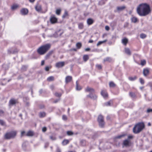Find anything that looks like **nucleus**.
Wrapping results in <instances>:
<instances>
[{
    "label": "nucleus",
    "instance_id": "obj_1",
    "mask_svg": "<svg viewBox=\"0 0 152 152\" xmlns=\"http://www.w3.org/2000/svg\"><path fill=\"white\" fill-rule=\"evenodd\" d=\"M137 14L140 16H145L149 14L151 12L150 5L147 3L140 4L137 8Z\"/></svg>",
    "mask_w": 152,
    "mask_h": 152
},
{
    "label": "nucleus",
    "instance_id": "obj_2",
    "mask_svg": "<svg viewBox=\"0 0 152 152\" xmlns=\"http://www.w3.org/2000/svg\"><path fill=\"white\" fill-rule=\"evenodd\" d=\"M145 128L144 122H140L136 124L133 129V132L135 134H138L141 132Z\"/></svg>",
    "mask_w": 152,
    "mask_h": 152
},
{
    "label": "nucleus",
    "instance_id": "obj_3",
    "mask_svg": "<svg viewBox=\"0 0 152 152\" xmlns=\"http://www.w3.org/2000/svg\"><path fill=\"white\" fill-rule=\"evenodd\" d=\"M51 45L47 44L39 47L37 50L38 53L42 55L45 54L50 48Z\"/></svg>",
    "mask_w": 152,
    "mask_h": 152
},
{
    "label": "nucleus",
    "instance_id": "obj_4",
    "mask_svg": "<svg viewBox=\"0 0 152 152\" xmlns=\"http://www.w3.org/2000/svg\"><path fill=\"white\" fill-rule=\"evenodd\" d=\"M134 138V136L132 135H129L128 136L127 139L123 140L122 145L123 148L124 147H128L131 146L132 143L130 139H132Z\"/></svg>",
    "mask_w": 152,
    "mask_h": 152
},
{
    "label": "nucleus",
    "instance_id": "obj_5",
    "mask_svg": "<svg viewBox=\"0 0 152 152\" xmlns=\"http://www.w3.org/2000/svg\"><path fill=\"white\" fill-rule=\"evenodd\" d=\"M17 132L16 131H11L7 132L4 135V138L6 139H10L14 138L16 135Z\"/></svg>",
    "mask_w": 152,
    "mask_h": 152
},
{
    "label": "nucleus",
    "instance_id": "obj_6",
    "mask_svg": "<svg viewBox=\"0 0 152 152\" xmlns=\"http://www.w3.org/2000/svg\"><path fill=\"white\" fill-rule=\"evenodd\" d=\"M97 121L100 127L101 128L104 127L105 122L104 121V118L103 115H99L98 117Z\"/></svg>",
    "mask_w": 152,
    "mask_h": 152
},
{
    "label": "nucleus",
    "instance_id": "obj_7",
    "mask_svg": "<svg viewBox=\"0 0 152 152\" xmlns=\"http://www.w3.org/2000/svg\"><path fill=\"white\" fill-rule=\"evenodd\" d=\"M85 91L86 92H89L90 93V94L87 96L88 97L94 100V97L91 94L92 93H94V91L93 89L89 87H87L85 89Z\"/></svg>",
    "mask_w": 152,
    "mask_h": 152
},
{
    "label": "nucleus",
    "instance_id": "obj_8",
    "mask_svg": "<svg viewBox=\"0 0 152 152\" xmlns=\"http://www.w3.org/2000/svg\"><path fill=\"white\" fill-rule=\"evenodd\" d=\"M100 94L104 99H107L108 98L109 95L106 89L101 90Z\"/></svg>",
    "mask_w": 152,
    "mask_h": 152
},
{
    "label": "nucleus",
    "instance_id": "obj_9",
    "mask_svg": "<svg viewBox=\"0 0 152 152\" xmlns=\"http://www.w3.org/2000/svg\"><path fill=\"white\" fill-rule=\"evenodd\" d=\"M65 65V62L64 61L59 62L56 64V66L58 68L64 66Z\"/></svg>",
    "mask_w": 152,
    "mask_h": 152
},
{
    "label": "nucleus",
    "instance_id": "obj_10",
    "mask_svg": "<svg viewBox=\"0 0 152 152\" xmlns=\"http://www.w3.org/2000/svg\"><path fill=\"white\" fill-rule=\"evenodd\" d=\"M18 102L17 100L14 99H11L9 102V105L11 106L15 104Z\"/></svg>",
    "mask_w": 152,
    "mask_h": 152
},
{
    "label": "nucleus",
    "instance_id": "obj_11",
    "mask_svg": "<svg viewBox=\"0 0 152 152\" xmlns=\"http://www.w3.org/2000/svg\"><path fill=\"white\" fill-rule=\"evenodd\" d=\"M150 71L148 68H145L143 69V73L145 76H147L149 75Z\"/></svg>",
    "mask_w": 152,
    "mask_h": 152
},
{
    "label": "nucleus",
    "instance_id": "obj_12",
    "mask_svg": "<svg viewBox=\"0 0 152 152\" xmlns=\"http://www.w3.org/2000/svg\"><path fill=\"white\" fill-rule=\"evenodd\" d=\"M28 12V10L27 9L23 8L20 10V13L22 15H25Z\"/></svg>",
    "mask_w": 152,
    "mask_h": 152
},
{
    "label": "nucleus",
    "instance_id": "obj_13",
    "mask_svg": "<svg viewBox=\"0 0 152 152\" xmlns=\"http://www.w3.org/2000/svg\"><path fill=\"white\" fill-rule=\"evenodd\" d=\"M126 8V7L125 6H124L121 7H117L116 8V10H115L114 12H120V11H121L123 10H124Z\"/></svg>",
    "mask_w": 152,
    "mask_h": 152
},
{
    "label": "nucleus",
    "instance_id": "obj_14",
    "mask_svg": "<svg viewBox=\"0 0 152 152\" xmlns=\"http://www.w3.org/2000/svg\"><path fill=\"white\" fill-rule=\"evenodd\" d=\"M50 20L52 23H54L57 22V19L54 16H51Z\"/></svg>",
    "mask_w": 152,
    "mask_h": 152
},
{
    "label": "nucleus",
    "instance_id": "obj_15",
    "mask_svg": "<svg viewBox=\"0 0 152 152\" xmlns=\"http://www.w3.org/2000/svg\"><path fill=\"white\" fill-rule=\"evenodd\" d=\"M72 79V77L71 76H67L65 78V83H66L70 82Z\"/></svg>",
    "mask_w": 152,
    "mask_h": 152
},
{
    "label": "nucleus",
    "instance_id": "obj_16",
    "mask_svg": "<svg viewBox=\"0 0 152 152\" xmlns=\"http://www.w3.org/2000/svg\"><path fill=\"white\" fill-rule=\"evenodd\" d=\"M35 9L38 12H41L42 10L41 6L39 4H37L35 6Z\"/></svg>",
    "mask_w": 152,
    "mask_h": 152
},
{
    "label": "nucleus",
    "instance_id": "obj_17",
    "mask_svg": "<svg viewBox=\"0 0 152 152\" xmlns=\"http://www.w3.org/2000/svg\"><path fill=\"white\" fill-rule=\"evenodd\" d=\"M109 86L110 88H114L116 86L115 84L113 81H110L109 83Z\"/></svg>",
    "mask_w": 152,
    "mask_h": 152
},
{
    "label": "nucleus",
    "instance_id": "obj_18",
    "mask_svg": "<svg viewBox=\"0 0 152 152\" xmlns=\"http://www.w3.org/2000/svg\"><path fill=\"white\" fill-rule=\"evenodd\" d=\"M127 135L126 134H123L121 135H118L115 137V139H121L123 137H124Z\"/></svg>",
    "mask_w": 152,
    "mask_h": 152
},
{
    "label": "nucleus",
    "instance_id": "obj_19",
    "mask_svg": "<svg viewBox=\"0 0 152 152\" xmlns=\"http://www.w3.org/2000/svg\"><path fill=\"white\" fill-rule=\"evenodd\" d=\"M122 42L124 45L126 46L128 42V39L126 38H124L122 39Z\"/></svg>",
    "mask_w": 152,
    "mask_h": 152
},
{
    "label": "nucleus",
    "instance_id": "obj_20",
    "mask_svg": "<svg viewBox=\"0 0 152 152\" xmlns=\"http://www.w3.org/2000/svg\"><path fill=\"white\" fill-rule=\"evenodd\" d=\"M53 51L52 50L50 51L45 56V58L46 59H47L49 58L50 56L53 53Z\"/></svg>",
    "mask_w": 152,
    "mask_h": 152
},
{
    "label": "nucleus",
    "instance_id": "obj_21",
    "mask_svg": "<svg viewBox=\"0 0 152 152\" xmlns=\"http://www.w3.org/2000/svg\"><path fill=\"white\" fill-rule=\"evenodd\" d=\"M125 52L126 54L129 55H131V52L130 49L128 48H125Z\"/></svg>",
    "mask_w": 152,
    "mask_h": 152
},
{
    "label": "nucleus",
    "instance_id": "obj_22",
    "mask_svg": "<svg viewBox=\"0 0 152 152\" xmlns=\"http://www.w3.org/2000/svg\"><path fill=\"white\" fill-rule=\"evenodd\" d=\"M19 7V6L17 4H14L11 7V9L12 10H14L17 9Z\"/></svg>",
    "mask_w": 152,
    "mask_h": 152
},
{
    "label": "nucleus",
    "instance_id": "obj_23",
    "mask_svg": "<svg viewBox=\"0 0 152 152\" xmlns=\"http://www.w3.org/2000/svg\"><path fill=\"white\" fill-rule=\"evenodd\" d=\"M93 22V20L91 18H88L87 20V23L88 25L92 24Z\"/></svg>",
    "mask_w": 152,
    "mask_h": 152
},
{
    "label": "nucleus",
    "instance_id": "obj_24",
    "mask_svg": "<svg viewBox=\"0 0 152 152\" xmlns=\"http://www.w3.org/2000/svg\"><path fill=\"white\" fill-rule=\"evenodd\" d=\"M112 61V59L110 57H107L104 59V62H110Z\"/></svg>",
    "mask_w": 152,
    "mask_h": 152
},
{
    "label": "nucleus",
    "instance_id": "obj_25",
    "mask_svg": "<svg viewBox=\"0 0 152 152\" xmlns=\"http://www.w3.org/2000/svg\"><path fill=\"white\" fill-rule=\"evenodd\" d=\"M137 77L136 76H135L134 77H129L128 79L129 80L131 81H133L137 79Z\"/></svg>",
    "mask_w": 152,
    "mask_h": 152
},
{
    "label": "nucleus",
    "instance_id": "obj_26",
    "mask_svg": "<svg viewBox=\"0 0 152 152\" xmlns=\"http://www.w3.org/2000/svg\"><path fill=\"white\" fill-rule=\"evenodd\" d=\"M113 103V101L112 100H110L109 101L106 102L105 103V105L106 106H110L111 104Z\"/></svg>",
    "mask_w": 152,
    "mask_h": 152
},
{
    "label": "nucleus",
    "instance_id": "obj_27",
    "mask_svg": "<svg viewBox=\"0 0 152 152\" xmlns=\"http://www.w3.org/2000/svg\"><path fill=\"white\" fill-rule=\"evenodd\" d=\"M89 59V56L88 55H85L83 56V59L85 61H87Z\"/></svg>",
    "mask_w": 152,
    "mask_h": 152
},
{
    "label": "nucleus",
    "instance_id": "obj_28",
    "mask_svg": "<svg viewBox=\"0 0 152 152\" xmlns=\"http://www.w3.org/2000/svg\"><path fill=\"white\" fill-rule=\"evenodd\" d=\"M34 135V133L33 132L31 131H29L26 134V135L27 136H33Z\"/></svg>",
    "mask_w": 152,
    "mask_h": 152
},
{
    "label": "nucleus",
    "instance_id": "obj_29",
    "mask_svg": "<svg viewBox=\"0 0 152 152\" xmlns=\"http://www.w3.org/2000/svg\"><path fill=\"white\" fill-rule=\"evenodd\" d=\"M46 114L44 112H40L39 114V116L40 118H43L45 116Z\"/></svg>",
    "mask_w": 152,
    "mask_h": 152
},
{
    "label": "nucleus",
    "instance_id": "obj_30",
    "mask_svg": "<svg viewBox=\"0 0 152 152\" xmlns=\"http://www.w3.org/2000/svg\"><path fill=\"white\" fill-rule=\"evenodd\" d=\"M146 61L145 60H141L140 65L142 66H144L146 64Z\"/></svg>",
    "mask_w": 152,
    "mask_h": 152
},
{
    "label": "nucleus",
    "instance_id": "obj_31",
    "mask_svg": "<svg viewBox=\"0 0 152 152\" xmlns=\"http://www.w3.org/2000/svg\"><path fill=\"white\" fill-rule=\"evenodd\" d=\"M54 77L51 76L47 78V80L48 81H51L54 80Z\"/></svg>",
    "mask_w": 152,
    "mask_h": 152
},
{
    "label": "nucleus",
    "instance_id": "obj_32",
    "mask_svg": "<svg viewBox=\"0 0 152 152\" xmlns=\"http://www.w3.org/2000/svg\"><path fill=\"white\" fill-rule=\"evenodd\" d=\"M76 89L77 90H80L81 89V87L78 85L77 81L76 82Z\"/></svg>",
    "mask_w": 152,
    "mask_h": 152
},
{
    "label": "nucleus",
    "instance_id": "obj_33",
    "mask_svg": "<svg viewBox=\"0 0 152 152\" xmlns=\"http://www.w3.org/2000/svg\"><path fill=\"white\" fill-rule=\"evenodd\" d=\"M69 142V141L68 140H64L62 142V144L63 145H66Z\"/></svg>",
    "mask_w": 152,
    "mask_h": 152
},
{
    "label": "nucleus",
    "instance_id": "obj_34",
    "mask_svg": "<svg viewBox=\"0 0 152 152\" xmlns=\"http://www.w3.org/2000/svg\"><path fill=\"white\" fill-rule=\"evenodd\" d=\"M132 22L136 23L138 21V19L137 18L135 17H133L132 18Z\"/></svg>",
    "mask_w": 152,
    "mask_h": 152
},
{
    "label": "nucleus",
    "instance_id": "obj_35",
    "mask_svg": "<svg viewBox=\"0 0 152 152\" xmlns=\"http://www.w3.org/2000/svg\"><path fill=\"white\" fill-rule=\"evenodd\" d=\"M107 41V39H105V40H104L103 41H99L98 43L97 44V46H98L99 45H100L102 44L103 43H105Z\"/></svg>",
    "mask_w": 152,
    "mask_h": 152
},
{
    "label": "nucleus",
    "instance_id": "obj_36",
    "mask_svg": "<svg viewBox=\"0 0 152 152\" xmlns=\"http://www.w3.org/2000/svg\"><path fill=\"white\" fill-rule=\"evenodd\" d=\"M129 94L130 96L133 98H135L136 97V95L134 93L130 92Z\"/></svg>",
    "mask_w": 152,
    "mask_h": 152
},
{
    "label": "nucleus",
    "instance_id": "obj_37",
    "mask_svg": "<svg viewBox=\"0 0 152 152\" xmlns=\"http://www.w3.org/2000/svg\"><path fill=\"white\" fill-rule=\"evenodd\" d=\"M76 46L78 49L80 48L82 46V44L81 43L78 42L76 44Z\"/></svg>",
    "mask_w": 152,
    "mask_h": 152
},
{
    "label": "nucleus",
    "instance_id": "obj_38",
    "mask_svg": "<svg viewBox=\"0 0 152 152\" xmlns=\"http://www.w3.org/2000/svg\"><path fill=\"white\" fill-rule=\"evenodd\" d=\"M17 52L18 51L17 50H15L13 51H11L10 50H8V53L9 54L15 53H17Z\"/></svg>",
    "mask_w": 152,
    "mask_h": 152
},
{
    "label": "nucleus",
    "instance_id": "obj_39",
    "mask_svg": "<svg viewBox=\"0 0 152 152\" xmlns=\"http://www.w3.org/2000/svg\"><path fill=\"white\" fill-rule=\"evenodd\" d=\"M83 25L82 23H80L78 24V28L80 29H82L83 28Z\"/></svg>",
    "mask_w": 152,
    "mask_h": 152
},
{
    "label": "nucleus",
    "instance_id": "obj_40",
    "mask_svg": "<svg viewBox=\"0 0 152 152\" xmlns=\"http://www.w3.org/2000/svg\"><path fill=\"white\" fill-rule=\"evenodd\" d=\"M97 68L99 70H101L102 69V66L101 65L97 64L96 65Z\"/></svg>",
    "mask_w": 152,
    "mask_h": 152
},
{
    "label": "nucleus",
    "instance_id": "obj_41",
    "mask_svg": "<svg viewBox=\"0 0 152 152\" xmlns=\"http://www.w3.org/2000/svg\"><path fill=\"white\" fill-rule=\"evenodd\" d=\"M146 37V35L144 34H141L140 35V37L142 39L145 38Z\"/></svg>",
    "mask_w": 152,
    "mask_h": 152
},
{
    "label": "nucleus",
    "instance_id": "obj_42",
    "mask_svg": "<svg viewBox=\"0 0 152 152\" xmlns=\"http://www.w3.org/2000/svg\"><path fill=\"white\" fill-rule=\"evenodd\" d=\"M139 81L142 84H143L144 83V80L142 78H139Z\"/></svg>",
    "mask_w": 152,
    "mask_h": 152
},
{
    "label": "nucleus",
    "instance_id": "obj_43",
    "mask_svg": "<svg viewBox=\"0 0 152 152\" xmlns=\"http://www.w3.org/2000/svg\"><path fill=\"white\" fill-rule=\"evenodd\" d=\"M54 95L58 97H60L61 96V93H59L57 92L55 93Z\"/></svg>",
    "mask_w": 152,
    "mask_h": 152
},
{
    "label": "nucleus",
    "instance_id": "obj_44",
    "mask_svg": "<svg viewBox=\"0 0 152 152\" xmlns=\"http://www.w3.org/2000/svg\"><path fill=\"white\" fill-rule=\"evenodd\" d=\"M67 134L68 135H72L73 134V133L71 131H68L67 132Z\"/></svg>",
    "mask_w": 152,
    "mask_h": 152
},
{
    "label": "nucleus",
    "instance_id": "obj_45",
    "mask_svg": "<svg viewBox=\"0 0 152 152\" xmlns=\"http://www.w3.org/2000/svg\"><path fill=\"white\" fill-rule=\"evenodd\" d=\"M61 12V10L60 9H57L56 10V13L57 15H59Z\"/></svg>",
    "mask_w": 152,
    "mask_h": 152
},
{
    "label": "nucleus",
    "instance_id": "obj_46",
    "mask_svg": "<svg viewBox=\"0 0 152 152\" xmlns=\"http://www.w3.org/2000/svg\"><path fill=\"white\" fill-rule=\"evenodd\" d=\"M5 123L4 121L0 119V124L2 126H4L5 125Z\"/></svg>",
    "mask_w": 152,
    "mask_h": 152
},
{
    "label": "nucleus",
    "instance_id": "obj_47",
    "mask_svg": "<svg viewBox=\"0 0 152 152\" xmlns=\"http://www.w3.org/2000/svg\"><path fill=\"white\" fill-rule=\"evenodd\" d=\"M68 15V13L66 11L65 12V13L64 15L62 16V18H64L65 17H66Z\"/></svg>",
    "mask_w": 152,
    "mask_h": 152
},
{
    "label": "nucleus",
    "instance_id": "obj_48",
    "mask_svg": "<svg viewBox=\"0 0 152 152\" xmlns=\"http://www.w3.org/2000/svg\"><path fill=\"white\" fill-rule=\"evenodd\" d=\"M24 135H26L25 132V131H23L21 132L20 136L21 137H22Z\"/></svg>",
    "mask_w": 152,
    "mask_h": 152
},
{
    "label": "nucleus",
    "instance_id": "obj_49",
    "mask_svg": "<svg viewBox=\"0 0 152 152\" xmlns=\"http://www.w3.org/2000/svg\"><path fill=\"white\" fill-rule=\"evenodd\" d=\"M4 112L1 110H0V115L3 116L4 115Z\"/></svg>",
    "mask_w": 152,
    "mask_h": 152
},
{
    "label": "nucleus",
    "instance_id": "obj_50",
    "mask_svg": "<svg viewBox=\"0 0 152 152\" xmlns=\"http://www.w3.org/2000/svg\"><path fill=\"white\" fill-rule=\"evenodd\" d=\"M50 139L52 140H56V138L55 137L52 136H50Z\"/></svg>",
    "mask_w": 152,
    "mask_h": 152
},
{
    "label": "nucleus",
    "instance_id": "obj_51",
    "mask_svg": "<svg viewBox=\"0 0 152 152\" xmlns=\"http://www.w3.org/2000/svg\"><path fill=\"white\" fill-rule=\"evenodd\" d=\"M62 119L64 120H66L67 119V117L65 115H63L62 116Z\"/></svg>",
    "mask_w": 152,
    "mask_h": 152
},
{
    "label": "nucleus",
    "instance_id": "obj_52",
    "mask_svg": "<svg viewBox=\"0 0 152 152\" xmlns=\"http://www.w3.org/2000/svg\"><path fill=\"white\" fill-rule=\"evenodd\" d=\"M47 130V128L46 127H44L42 128V131L43 132H45Z\"/></svg>",
    "mask_w": 152,
    "mask_h": 152
},
{
    "label": "nucleus",
    "instance_id": "obj_53",
    "mask_svg": "<svg viewBox=\"0 0 152 152\" xmlns=\"http://www.w3.org/2000/svg\"><path fill=\"white\" fill-rule=\"evenodd\" d=\"M51 68V67H49L48 66H47L45 67V70L46 71H48L49 70V69L50 68Z\"/></svg>",
    "mask_w": 152,
    "mask_h": 152
},
{
    "label": "nucleus",
    "instance_id": "obj_54",
    "mask_svg": "<svg viewBox=\"0 0 152 152\" xmlns=\"http://www.w3.org/2000/svg\"><path fill=\"white\" fill-rule=\"evenodd\" d=\"M147 112L149 113L150 112H152V109H148L147 110Z\"/></svg>",
    "mask_w": 152,
    "mask_h": 152
},
{
    "label": "nucleus",
    "instance_id": "obj_55",
    "mask_svg": "<svg viewBox=\"0 0 152 152\" xmlns=\"http://www.w3.org/2000/svg\"><path fill=\"white\" fill-rule=\"evenodd\" d=\"M105 29L107 31H108L110 29V28L109 26H107L105 27Z\"/></svg>",
    "mask_w": 152,
    "mask_h": 152
},
{
    "label": "nucleus",
    "instance_id": "obj_56",
    "mask_svg": "<svg viewBox=\"0 0 152 152\" xmlns=\"http://www.w3.org/2000/svg\"><path fill=\"white\" fill-rule=\"evenodd\" d=\"M26 66H23L22 67V69L24 70H26Z\"/></svg>",
    "mask_w": 152,
    "mask_h": 152
},
{
    "label": "nucleus",
    "instance_id": "obj_57",
    "mask_svg": "<svg viewBox=\"0 0 152 152\" xmlns=\"http://www.w3.org/2000/svg\"><path fill=\"white\" fill-rule=\"evenodd\" d=\"M26 105L27 106H28L29 105V103L28 102H26Z\"/></svg>",
    "mask_w": 152,
    "mask_h": 152
},
{
    "label": "nucleus",
    "instance_id": "obj_58",
    "mask_svg": "<svg viewBox=\"0 0 152 152\" xmlns=\"http://www.w3.org/2000/svg\"><path fill=\"white\" fill-rule=\"evenodd\" d=\"M85 142V141L84 140H82L80 141V143L82 145H83V143L84 142Z\"/></svg>",
    "mask_w": 152,
    "mask_h": 152
},
{
    "label": "nucleus",
    "instance_id": "obj_59",
    "mask_svg": "<svg viewBox=\"0 0 152 152\" xmlns=\"http://www.w3.org/2000/svg\"><path fill=\"white\" fill-rule=\"evenodd\" d=\"M90 50V48H85V50L86 51H89V50Z\"/></svg>",
    "mask_w": 152,
    "mask_h": 152
},
{
    "label": "nucleus",
    "instance_id": "obj_60",
    "mask_svg": "<svg viewBox=\"0 0 152 152\" xmlns=\"http://www.w3.org/2000/svg\"><path fill=\"white\" fill-rule=\"evenodd\" d=\"M56 152H61L60 149L59 148H57L56 150Z\"/></svg>",
    "mask_w": 152,
    "mask_h": 152
},
{
    "label": "nucleus",
    "instance_id": "obj_61",
    "mask_svg": "<svg viewBox=\"0 0 152 152\" xmlns=\"http://www.w3.org/2000/svg\"><path fill=\"white\" fill-rule=\"evenodd\" d=\"M44 63H45L44 61V60L42 61H41V65L42 66L44 65Z\"/></svg>",
    "mask_w": 152,
    "mask_h": 152
},
{
    "label": "nucleus",
    "instance_id": "obj_62",
    "mask_svg": "<svg viewBox=\"0 0 152 152\" xmlns=\"http://www.w3.org/2000/svg\"><path fill=\"white\" fill-rule=\"evenodd\" d=\"M59 100H60L59 99H57V100L54 101V102L55 103H56L58 102Z\"/></svg>",
    "mask_w": 152,
    "mask_h": 152
},
{
    "label": "nucleus",
    "instance_id": "obj_63",
    "mask_svg": "<svg viewBox=\"0 0 152 152\" xmlns=\"http://www.w3.org/2000/svg\"><path fill=\"white\" fill-rule=\"evenodd\" d=\"M29 1L31 2H33L35 0H29Z\"/></svg>",
    "mask_w": 152,
    "mask_h": 152
},
{
    "label": "nucleus",
    "instance_id": "obj_64",
    "mask_svg": "<svg viewBox=\"0 0 152 152\" xmlns=\"http://www.w3.org/2000/svg\"><path fill=\"white\" fill-rule=\"evenodd\" d=\"M93 42V41L92 40H90L88 42L89 43H92Z\"/></svg>",
    "mask_w": 152,
    "mask_h": 152
}]
</instances>
